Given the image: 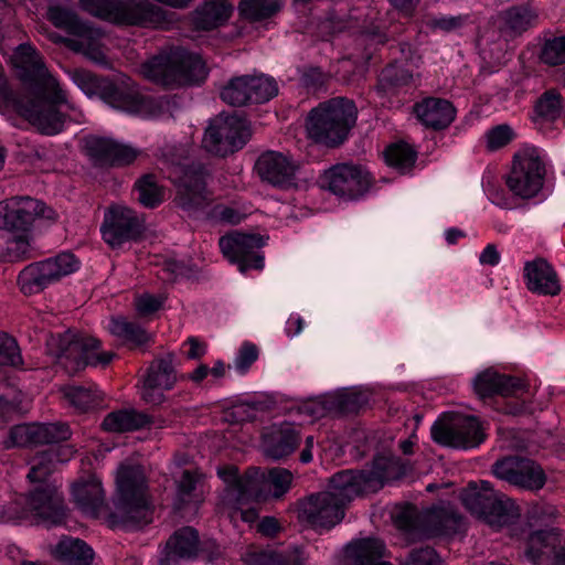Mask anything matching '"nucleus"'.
<instances>
[{
    "instance_id": "nucleus-26",
    "label": "nucleus",
    "mask_w": 565,
    "mask_h": 565,
    "mask_svg": "<svg viewBox=\"0 0 565 565\" xmlns=\"http://www.w3.org/2000/svg\"><path fill=\"white\" fill-rule=\"evenodd\" d=\"M26 510L49 525H60L66 518L63 497L52 484L32 491L26 498Z\"/></svg>"
},
{
    "instance_id": "nucleus-9",
    "label": "nucleus",
    "mask_w": 565,
    "mask_h": 565,
    "mask_svg": "<svg viewBox=\"0 0 565 565\" xmlns=\"http://www.w3.org/2000/svg\"><path fill=\"white\" fill-rule=\"evenodd\" d=\"M79 265L81 263L74 254L63 252L25 266L19 273L17 284L23 295H35L60 281L63 277L75 273Z\"/></svg>"
},
{
    "instance_id": "nucleus-25",
    "label": "nucleus",
    "mask_w": 565,
    "mask_h": 565,
    "mask_svg": "<svg viewBox=\"0 0 565 565\" xmlns=\"http://www.w3.org/2000/svg\"><path fill=\"white\" fill-rule=\"evenodd\" d=\"M87 156L96 166H127L141 153L140 149L110 138L92 136L85 140Z\"/></svg>"
},
{
    "instance_id": "nucleus-61",
    "label": "nucleus",
    "mask_w": 565,
    "mask_h": 565,
    "mask_svg": "<svg viewBox=\"0 0 565 565\" xmlns=\"http://www.w3.org/2000/svg\"><path fill=\"white\" fill-rule=\"evenodd\" d=\"M408 563L412 565H440L441 558L433 547H419L411 551Z\"/></svg>"
},
{
    "instance_id": "nucleus-57",
    "label": "nucleus",
    "mask_w": 565,
    "mask_h": 565,
    "mask_svg": "<svg viewBox=\"0 0 565 565\" xmlns=\"http://www.w3.org/2000/svg\"><path fill=\"white\" fill-rule=\"evenodd\" d=\"M258 359V349L254 343L244 342L237 351L234 360V369L241 375L248 372L252 364Z\"/></svg>"
},
{
    "instance_id": "nucleus-33",
    "label": "nucleus",
    "mask_w": 565,
    "mask_h": 565,
    "mask_svg": "<svg viewBox=\"0 0 565 565\" xmlns=\"http://www.w3.org/2000/svg\"><path fill=\"white\" fill-rule=\"evenodd\" d=\"M414 110L418 120L434 130L447 128L456 117L452 104L443 98H425L415 105Z\"/></svg>"
},
{
    "instance_id": "nucleus-4",
    "label": "nucleus",
    "mask_w": 565,
    "mask_h": 565,
    "mask_svg": "<svg viewBox=\"0 0 565 565\" xmlns=\"http://www.w3.org/2000/svg\"><path fill=\"white\" fill-rule=\"evenodd\" d=\"M100 99L113 108L150 119H168L178 109L175 97L146 96L137 84L125 74L106 77Z\"/></svg>"
},
{
    "instance_id": "nucleus-29",
    "label": "nucleus",
    "mask_w": 565,
    "mask_h": 565,
    "mask_svg": "<svg viewBox=\"0 0 565 565\" xmlns=\"http://www.w3.org/2000/svg\"><path fill=\"white\" fill-rule=\"evenodd\" d=\"M526 556L534 564L548 559V565H565V534L556 529L534 532L529 540Z\"/></svg>"
},
{
    "instance_id": "nucleus-35",
    "label": "nucleus",
    "mask_w": 565,
    "mask_h": 565,
    "mask_svg": "<svg viewBox=\"0 0 565 565\" xmlns=\"http://www.w3.org/2000/svg\"><path fill=\"white\" fill-rule=\"evenodd\" d=\"M385 545L379 539H362L349 543L344 550V565H392L383 559Z\"/></svg>"
},
{
    "instance_id": "nucleus-11",
    "label": "nucleus",
    "mask_w": 565,
    "mask_h": 565,
    "mask_svg": "<svg viewBox=\"0 0 565 565\" xmlns=\"http://www.w3.org/2000/svg\"><path fill=\"white\" fill-rule=\"evenodd\" d=\"M218 477L226 488L222 497V504H250L265 501L270 497V489L266 487L265 471L259 468H249L244 475L238 473L235 466L220 468Z\"/></svg>"
},
{
    "instance_id": "nucleus-16",
    "label": "nucleus",
    "mask_w": 565,
    "mask_h": 565,
    "mask_svg": "<svg viewBox=\"0 0 565 565\" xmlns=\"http://www.w3.org/2000/svg\"><path fill=\"white\" fill-rule=\"evenodd\" d=\"M41 92L49 98H36L28 105H19V110L41 134L53 136L64 128L65 116L60 110V106L65 105L67 109L75 110V105L67 95L66 100L62 102L57 100L54 90Z\"/></svg>"
},
{
    "instance_id": "nucleus-6",
    "label": "nucleus",
    "mask_w": 565,
    "mask_h": 565,
    "mask_svg": "<svg viewBox=\"0 0 565 565\" xmlns=\"http://www.w3.org/2000/svg\"><path fill=\"white\" fill-rule=\"evenodd\" d=\"M356 116L358 109L348 98L338 97L321 103L309 113L308 136L316 142L337 147L348 138Z\"/></svg>"
},
{
    "instance_id": "nucleus-24",
    "label": "nucleus",
    "mask_w": 565,
    "mask_h": 565,
    "mask_svg": "<svg viewBox=\"0 0 565 565\" xmlns=\"http://www.w3.org/2000/svg\"><path fill=\"white\" fill-rule=\"evenodd\" d=\"M406 466L399 458L377 456L374 458L370 470L353 471L343 470L350 473L353 480L350 482L358 488L360 494L376 492L386 482L401 479L406 473Z\"/></svg>"
},
{
    "instance_id": "nucleus-34",
    "label": "nucleus",
    "mask_w": 565,
    "mask_h": 565,
    "mask_svg": "<svg viewBox=\"0 0 565 565\" xmlns=\"http://www.w3.org/2000/svg\"><path fill=\"white\" fill-rule=\"evenodd\" d=\"M72 495L77 508L86 515L96 518L105 507V493L100 480L90 475L72 487Z\"/></svg>"
},
{
    "instance_id": "nucleus-39",
    "label": "nucleus",
    "mask_w": 565,
    "mask_h": 565,
    "mask_svg": "<svg viewBox=\"0 0 565 565\" xmlns=\"http://www.w3.org/2000/svg\"><path fill=\"white\" fill-rule=\"evenodd\" d=\"M199 534L191 526L177 530L167 541V555L171 558H193L199 554Z\"/></svg>"
},
{
    "instance_id": "nucleus-22",
    "label": "nucleus",
    "mask_w": 565,
    "mask_h": 565,
    "mask_svg": "<svg viewBox=\"0 0 565 565\" xmlns=\"http://www.w3.org/2000/svg\"><path fill=\"white\" fill-rule=\"evenodd\" d=\"M14 65L22 71V77L35 84L40 90H54L57 100H66V90L47 71L43 57L31 44H20L13 54Z\"/></svg>"
},
{
    "instance_id": "nucleus-7",
    "label": "nucleus",
    "mask_w": 565,
    "mask_h": 565,
    "mask_svg": "<svg viewBox=\"0 0 565 565\" xmlns=\"http://www.w3.org/2000/svg\"><path fill=\"white\" fill-rule=\"evenodd\" d=\"M81 8L92 15L119 25L159 28L164 11L147 0H79Z\"/></svg>"
},
{
    "instance_id": "nucleus-23",
    "label": "nucleus",
    "mask_w": 565,
    "mask_h": 565,
    "mask_svg": "<svg viewBox=\"0 0 565 565\" xmlns=\"http://www.w3.org/2000/svg\"><path fill=\"white\" fill-rule=\"evenodd\" d=\"M52 210L30 196H15L0 202V230L25 231L36 216L52 218Z\"/></svg>"
},
{
    "instance_id": "nucleus-46",
    "label": "nucleus",
    "mask_w": 565,
    "mask_h": 565,
    "mask_svg": "<svg viewBox=\"0 0 565 565\" xmlns=\"http://www.w3.org/2000/svg\"><path fill=\"white\" fill-rule=\"evenodd\" d=\"M281 8V0H242L238 4L241 15L252 22L267 20Z\"/></svg>"
},
{
    "instance_id": "nucleus-28",
    "label": "nucleus",
    "mask_w": 565,
    "mask_h": 565,
    "mask_svg": "<svg viewBox=\"0 0 565 565\" xmlns=\"http://www.w3.org/2000/svg\"><path fill=\"white\" fill-rule=\"evenodd\" d=\"M177 376L170 356L153 361L142 382L141 397L152 405H159L164 401V392L175 384Z\"/></svg>"
},
{
    "instance_id": "nucleus-54",
    "label": "nucleus",
    "mask_w": 565,
    "mask_h": 565,
    "mask_svg": "<svg viewBox=\"0 0 565 565\" xmlns=\"http://www.w3.org/2000/svg\"><path fill=\"white\" fill-rule=\"evenodd\" d=\"M21 364L22 356L15 339L0 331V366H19Z\"/></svg>"
},
{
    "instance_id": "nucleus-47",
    "label": "nucleus",
    "mask_w": 565,
    "mask_h": 565,
    "mask_svg": "<svg viewBox=\"0 0 565 565\" xmlns=\"http://www.w3.org/2000/svg\"><path fill=\"white\" fill-rule=\"evenodd\" d=\"M248 103L263 104L275 97L278 86L274 78L268 76H247Z\"/></svg>"
},
{
    "instance_id": "nucleus-21",
    "label": "nucleus",
    "mask_w": 565,
    "mask_h": 565,
    "mask_svg": "<svg viewBox=\"0 0 565 565\" xmlns=\"http://www.w3.org/2000/svg\"><path fill=\"white\" fill-rule=\"evenodd\" d=\"M70 436V427L64 423L20 424L9 429L7 435L2 437L1 444L4 449H11L42 444H56L66 440Z\"/></svg>"
},
{
    "instance_id": "nucleus-45",
    "label": "nucleus",
    "mask_w": 565,
    "mask_h": 565,
    "mask_svg": "<svg viewBox=\"0 0 565 565\" xmlns=\"http://www.w3.org/2000/svg\"><path fill=\"white\" fill-rule=\"evenodd\" d=\"M449 515L441 507H433L425 510L417 520L419 533L424 537H435L447 530Z\"/></svg>"
},
{
    "instance_id": "nucleus-17",
    "label": "nucleus",
    "mask_w": 565,
    "mask_h": 565,
    "mask_svg": "<svg viewBox=\"0 0 565 565\" xmlns=\"http://www.w3.org/2000/svg\"><path fill=\"white\" fill-rule=\"evenodd\" d=\"M492 473L500 480L515 488L537 491L546 483V475L534 460L509 456L497 460L492 466Z\"/></svg>"
},
{
    "instance_id": "nucleus-50",
    "label": "nucleus",
    "mask_w": 565,
    "mask_h": 565,
    "mask_svg": "<svg viewBox=\"0 0 565 565\" xmlns=\"http://www.w3.org/2000/svg\"><path fill=\"white\" fill-rule=\"evenodd\" d=\"M58 452L41 451L34 459L32 467L28 473V479L31 482H43L55 469L57 461L63 460Z\"/></svg>"
},
{
    "instance_id": "nucleus-3",
    "label": "nucleus",
    "mask_w": 565,
    "mask_h": 565,
    "mask_svg": "<svg viewBox=\"0 0 565 565\" xmlns=\"http://www.w3.org/2000/svg\"><path fill=\"white\" fill-rule=\"evenodd\" d=\"M350 473L338 472L326 491L308 495L298 503V520L313 530H331L345 515L348 504L358 497V488L350 483Z\"/></svg>"
},
{
    "instance_id": "nucleus-59",
    "label": "nucleus",
    "mask_w": 565,
    "mask_h": 565,
    "mask_svg": "<svg viewBox=\"0 0 565 565\" xmlns=\"http://www.w3.org/2000/svg\"><path fill=\"white\" fill-rule=\"evenodd\" d=\"M383 81L395 88L415 86V78L411 71L402 67L391 66L384 70Z\"/></svg>"
},
{
    "instance_id": "nucleus-63",
    "label": "nucleus",
    "mask_w": 565,
    "mask_h": 565,
    "mask_svg": "<svg viewBox=\"0 0 565 565\" xmlns=\"http://www.w3.org/2000/svg\"><path fill=\"white\" fill-rule=\"evenodd\" d=\"M466 15H443L433 19L430 22V26L433 29L450 32L461 28L466 23Z\"/></svg>"
},
{
    "instance_id": "nucleus-41",
    "label": "nucleus",
    "mask_w": 565,
    "mask_h": 565,
    "mask_svg": "<svg viewBox=\"0 0 565 565\" xmlns=\"http://www.w3.org/2000/svg\"><path fill=\"white\" fill-rule=\"evenodd\" d=\"M63 397L78 413H87L97 408L102 396L95 385H66L62 387Z\"/></svg>"
},
{
    "instance_id": "nucleus-20",
    "label": "nucleus",
    "mask_w": 565,
    "mask_h": 565,
    "mask_svg": "<svg viewBox=\"0 0 565 565\" xmlns=\"http://www.w3.org/2000/svg\"><path fill=\"white\" fill-rule=\"evenodd\" d=\"M145 230L143 220L124 205H113L104 214L100 226L103 239L113 248L137 241Z\"/></svg>"
},
{
    "instance_id": "nucleus-40",
    "label": "nucleus",
    "mask_w": 565,
    "mask_h": 565,
    "mask_svg": "<svg viewBox=\"0 0 565 565\" xmlns=\"http://www.w3.org/2000/svg\"><path fill=\"white\" fill-rule=\"evenodd\" d=\"M232 7L225 1H210L194 12L193 23L199 30H212L223 24L231 17Z\"/></svg>"
},
{
    "instance_id": "nucleus-60",
    "label": "nucleus",
    "mask_w": 565,
    "mask_h": 565,
    "mask_svg": "<svg viewBox=\"0 0 565 565\" xmlns=\"http://www.w3.org/2000/svg\"><path fill=\"white\" fill-rule=\"evenodd\" d=\"M18 232L19 234L7 241V254L11 259L24 257L30 248L29 230Z\"/></svg>"
},
{
    "instance_id": "nucleus-19",
    "label": "nucleus",
    "mask_w": 565,
    "mask_h": 565,
    "mask_svg": "<svg viewBox=\"0 0 565 565\" xmlns=\"http://www.w3.org/2000/svg\"><path fill=\"white\" fill-rule=\"evenodd\" d=\"M218 245L223 256L237 265L241 273L264 268V256L259 253L264 246L262 236L235 231L222 236Z\"/></svg>"
},
{
    "instance_id": "nucleus-62",
    "label": "nucleus",
    "mask_w": 565,
    "mask_h": 565,
    "mask_svg": "<svg viewBox=\"0 0 565 565\" xmlns=\"http://www.w3.org/2000/svg\"><path fill=\"white\" fill-rule=\"evenodd\" d=\"M247 505L248 504H235L233 507H225L222 504V509L234 522L241 519L243 522L253 523L258 518V512L255 508Z\"/></svg>"
},
{
    "instance_id": "nucleus-18",
    "label": "nucleus",
    "mask_w": 565,
    "mask_h": 565,
    "mask_svg": "<svg viewBox=\"0 0 565 565\" xmlns=\"http://www.w3.org/2000/svg\"><path fill=\"white\" fill-rule=\"evenodd\" d=\"M484 437L482 425L475 416H456L450 423L436 422L431 426L433 440L446 447L473 448Z\"/></svg>"
},
{
    "instance_id": "nucleus-42",
    "label": "nucleus",
    "mask_w": 565,
    "mask_h": 565,
    "mask_svg": "<svg viewBox=\"0 0 565 565\" xmlns=\"http://www.w3.org/2000/svg\"><path fill=\"white\" fill-rule=\"evenodd\" d=\"M199 475L190 470H185L178 483L177 499L174 508L178 511L191 507L194 511L203 501V490L199 486Z\"/></svg>"
},
{
    "instance_id": "nucleus-10",
    "label": "nucleus",
    "mask_w": 565,
    "mask_h": 565,
    "mask_svg": "<svg viewBox=\"0 0 565 565\" xmlns=\"http://www.w3.org/2000/svg\"><path fill=\"white\" fill-rule=\"evenodd\" d=\"M207 171L200 162L172 164L169 179L177 186L175 203L186 212H196L212 201L206 189Z\"/></svg>"
},
{
    "instance_id": "nucleus-43",
    "label": "nucleus",
    "mask_w": 565,
    "mask_h": 565,
    "mask_svg": "<svg viewBox=\"0 0 565 565\" xmlns=\"http://www.w3.org/2000/svg\"><path fill=\"white\" fill-rule=\"evenodd\" d=\"M151 423L150 417L136 411H118L108 414L103 420V428L107 431L124 433L137 430Z\"/></svg>"
},
{
    "instance_id": "nucleus-37",
    "label": "nucleus",
    "mask_w": 565,
    "mask_h": 565,
    "mask_svg": "<svg viewBox=\"0 0 565 565\" xmlns=\"http://www.w3.org/2000/svg\"><path fill=\"white\" fill-rule=\"evenodd\" d=\"M537 20L536 12L527 6H514L497 17L498 29L505 38H513L532 28Z\"/></svg>"
},
{
    "instance_id": "nucleus-8",
    "label": "nucleus",
    "mask_w": 565,
    "mask_h": 565,
    "mask_svg": "<svg viewBox=\"0 0 565 565\" xmlns=\"http://www.w3.org/2000/svg\"><path fill=\"white\" fill-rule=\"evenodd\" d=\"M462 504L471 514L490 526L502 527L513 523L519 516V508L513 500L497 492L489 481L470 482L460 494Z\"/></svg>"
},
{
    "instance_id": "nucleus-48",
    "label": "nucleus",
    "mask_w": 565,
    "mask_h": 565,
    "mask_svg": "<svg viewBox=\"0 0 565 565\" xmlns=\"http://www.w3.org/2000/svg\"><path fill=\"white\" fill-rule=\"evenodd\" d=\"M385 161L388 166L401 172L409 170L417 158L416 151L405 142H397L388 146L384 151Z\"/></svg>"
},
{
    "instance_id": "nucleus-55",
    "label": "nucleus",
    "mask_w": 565,
    "mask_h": 565,
    "mask_svg": "<svg viewBox=\"0 0 565 565\" xmlns=\"http://www.w3.org/2000/svg\"><path fill=\"white\" fill-rule=\"evenodd\" d=\"M540 57L543 63L551 66L565 63V35L547 40Z\"/></svg>"
},
{
    "instance_id": "nucleus-58",
    "label": "nucleus",
    "mask_w": 565,
    "mask_h": 565,
    "mask_svg": "<svg viewBox=\"0 0 565 565\" xmlns=\"http://www.w3.org/2000/svg\"><path fill=\"white\" fill-rule=\"evenodd\" d=\"M513 138V131L508 125H499L488 130L484 135L486 147L490 151H495L507 146Z\"/></svg>"
},
{
    "instance_id": "nucleus-1",
    "label": "nucleus",
    "mask_w": 565,
    "mask_h": 565,
    "mask_svg": "<svg viewBox=\"0 0 565 565\" xmlns=\"http://www.w3.org/2000/svg\"><path fill=\"white\" fill-rule=\"evenodd\" d=\"M139 72L145 79L168 89L201 85L209 76L202 56L180 46L160 51L145 61Z\"/></svg>"
},
{
    "instance_id": "nucleus-14",
    "label": "nucleus",
    "mask_w": 565,
    "mask_h": 565,
    "mask_svg": "<svg viewBox=\"0 0 565 565\" xmlns=\"http://www.w3.org/2000/svg\"><path fill=\"white\" fill-rule=\"evenodd\" d=\"M372 177L361 166L338 163L320 177V185L343 200H356L371 186Z\"/></svg>"
},
{
    "instance_id": "nucleus-53",
    "label": "nucleus",
    "mask_w": 565,
    "mask_h": 565,
    "mask_svg": "<svg viewBox=\"0 0 565 565\" xmlns=\"http://www.w3.org/2000/svg\"><path fill=\"white\" fill-rule=\"evenodd\" d=\"M221 98L232 106L248 104L247 76L231 79L221 92Z\"/></svg>"
},
{
    "instance_id": "nucleus-2",
    "label": "nucleus",
    "mask_w": 565,
    "mask_h": 565,
    "mask_svg": "<svg viewBox=\"0 0 565 565\" xmlns=\"http://www.w3.org/2000/svg\"><path fill=\"white\" fill-rule=\"evenodd\" d=\"M46 19L66 33L61 35L54 31L49 32L47 36L53 43L62 44L99 66L110 67L100 29L82 20L73 9L61 4L49 6Z\"/></svg>"
},
{
    "instance_id": "nucleus-12",
    "label": "nucleus",
    "mask_w": 565,
    "mask_h": 565,
    "mask_svg": "<svg viewBox=\"0 0 565 565\" xmlns=\"http://www.w3.org/2000/svg\"><path fill=\"white\" fill-rule=\"evenodd\" d=\"M544 177L545 166L539 150L524 148L514 154L505 183L514 195L531 199L541 191Z\"/></svg>"
},
{
    "instance_id": "nucleus-27",
    "label": "nucleus",
    "mask_w": 565,
    "mask_h": 565,
    "mask_svg": "<svg viewBox=\"0 0 565 565\" xmlns=\"http://www.w3.org/2000/svg\"><path fill=\"white\" fill-rule=\"evenodd\" d=\"M255 168L263 181L286 189L295 184L298 164L281 152L267 151L259 156Z\"/></svg>"
},
{
    "instance_id": "nucleus-31",
    "label": "nucleus",
    "mask_w": 565,
    "mask_h": 565,
    "mask_svg": "<svg viewBox=\"0 0 565 565\" xmlns=\"http://www.w3.org/2000/svg\"><path fill=\"white\" fill-rule=\"evenodd\" d=\"M564 100L556 90L545 92L534 107L533 122L544 135L552 136L564 121Z\"/></svg>"
},
{
    "instance_id": "nucleus-38",
    "label": "nucleus",
    "mask_w": 565,
    "mask_h": 565,
    "mask_svg": "<svg viewBox=\"0 0 565 565\" xmlns=\"http://www.w3.org/2000/svg\"><path fill=\"white\" fill-rule=\"evenodd\" d=\"M52 555L65 565H90L94 551L83 540L71 536L62 537L53 547Z\"/></svg>"
},
{
    "instance_id": "nucleus-30",
    "label": "nucleus",
    "mask_w": 565,
    "mask_h": 565,
    "mask_svg": "<svg viewBox=\"0 0 565 565\" xmlns=\"http://www.w3.org/2000/svg\"><path fill=\"white\" fill-rule=\"evenodd\" d=\"M523 277L526 289L539 296H557L561 290V280L554 267L542 257L524 264Z\"/></svg>"
},
{
    "instance_id": "nucleus-64",
    "label": "nucleus",
    "mask_w": 565,
    "mask_h": 565,
    "mask_svg": "<svg viewBox=\"0 0 565 565\" xmlns=\"http://www.w3.org/2000/svg\"><path fill=\"white\" fill-rule=\"evenodd\" d=\"M162 297L145 294L136 299V310L142 315H150L159 310L163 303Z\"/></svg>"
},
{
    "instance_id": "nucleus-56",
    "label": "nucleus",
    "mask_w": 565,
    "mask_h": 565,
    "mask_svg": "<svg viewBox=\"0 0 565 565\" xmlns=\"http://www.w3.org/2000/svg\"><path fill=\"white\" fill-rule=\"evenodd\" d=\"M245 565H300L286 561L280 554L268 551H248L244 558Z\"/></svg>"
},
{
    "instance_id": "nucleus-49",
    "label": "nucleus",
    "mask_w": 565,
    "mask_h": 565,
    "mask_svg": "<svg viewBox=\"0 0 565 565\" xmlns=\"http://www.w3.org/2000/svg\"><path fill=\"white\" fill-rule=\"evenodd\" d=\"M138 201L146 207L153 209L162 203L164 199L163 188L157 184L153 175L147 174L136 182Z\"/></svg>"
},
{
    "instance_id": "nucleus-44",
    "label": "nucleus",
    "mask_w": 565,
    "mask_h": 565,
    "mask_svg": "<svg viewBox=\"0 0 565 565\" xmlns=\"http://www.w3.org/2000/svg\"><path fill=\"white\" fill-rule=\"evenodd\" d=\"M108 330L114 337L134 347H141L150 341L149 333L140 324L124 317L111 318Z\"/></svg>"
},
{
    "instance_id": "nucleus-13",
    "label": "nucleus",
    "mask_w": 565,
    "mask_h": 565,
    "mask_svg": "<svg viewBox=\"0 0 565 565\" xmlns=\"http://www.w3.org/2000/svg\"><path fill=\"white\" fill-rule=\"evenodd\" d=\"M250 137L248 122L236 115L218 117L205 130L202 145L215 156L226 157L241 150Z\"/></svg>"
},
{
    "instance_id": "nucleus-15",
    "label": "nucleus",
    "mask_w": 565,
    "mask_h": 565,
    "mask_svg": "<svg viewBox=\"0 0 565 565\" xmlns=\"http://www.w3.org/2000/svg\"><path fill=\"white\" fill-rule=\"evenodd\" d=\"M102 343L98 339L74 332H66L60 335L58 359L73 360L75 370L85 366H107L114 359L115 354L110 351L100 350Z\"/></svg>"
},
{
    "instance_id": "nucleus-36",
    "label": "nucleus",
    "mask_w": 565,
    "mask_h": 565,
    "mask_svg": "<svg viewBox=\"0 0 565 565\" xmlns=\"http://www.w3.org/2000/svg\"><path fill=\"white\" fill-rule=\"evenodd\" d=\"M300 435L298 428L290 423L274 426L264 438L265 452L274 459L284 458L298 447Z\"/></svg>"
},
{
    "instance_id": "nucleus-5",
    "label": "nucleus",
    "mask_w": 565,
    "mask_h": 565,
    "mask_svg": "<svg viewBox=\"0 0 565 565\" xmlns=\"http://www.w3.org/2000/svg\"><path fill=\"white\" fill-rule=\"evenodd\" d=\"M117 510L124 527L138 529L152 521L145 470L140 465L122 463L116 475Z\"/></svg>"
},
{
    "instance_id": "nucleus-52",
    "label": "nucleus",
    "mask_w": 565,
    "mask_h": 565,
    "mask_svg": "<svg viewBox=\"0 0 565 565\" xmlns=\"http://www.w3.org/2000/svg\"><path fill=\"white\" fill-rule=\"evenodd\" d=\"M266 487L270 489V497L281 498L290 489L292 473L284 468H273L265 471Z\"/></svg>"
},
{
    "instance_id": "nucleus-51",
    "label": "nucleus",
    "mask_w": 565,
    "mask_h": 565,
    "mask_svg": "<svg viewBox=\"0 0 565 565\" xmlns=\"http://www.w3.org/2000/svg\"><path fill=\"white\" fill-rule=\"evenodd\" d=\"M72 82L88 97H99L106 77L98 76L90 71L77 68L68 72Z\"/></svg>"
},
{
    "instance_id": "nucleus-32",
    "label": "nucleus",
    "mask_w": 565,
    "mask_h": 565,
    "mask_svg": "<svg viewBox=\"0 0 565 565\" xmlns=\"http://www.w3.org/2000/svg\"><path fill=\"white\" fill-rule=\"evenodd\" d=\"M475 392L480 398L500 395L519 396L525 391L524 382L515 376L500 374L492 370L480 373L473 382Z\"/></svg>"
}]
</instances>
